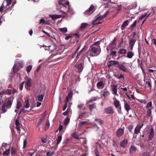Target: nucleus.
<instances>
[{"mask_svg": "<svg viewBox=\"0 0 156 156\" xmlns=\"http://www.w3.org/2000/svg\"><path fill=\"white\" fill-rule=\"evenodd\" d=\"M70 9L69 2H66L65 0H59L58 3L56 7L57 10L61 9H68L69 10Z\"/></svg>", "mask_w": 156, "mask_h": 156, "instance_id": "f257e3e1", "label": "nucleus"}, {"mask_svg": "<svg viewBox=\"0 0 156 156\" xmlns=\"http://www.w3.org/2000/svg\"><path fill=\"white\" fill-rule=\"evenodd\" d=\"M14 98L13 97H10L9 98L6 103H4L2 105V111L3 113L6 112V109L10 108L12 105Z\"/></svg>", "mask_w": 156, "mask_h": 156, "instance_id": "f03ea898", "label": "nucleus"}, {"mask_svg": "<svg viewBox=\"0 0 156 156\" xmlns=\"http://www.w3.org/2000/svg\"><path fill=\"white\" fill-rule=\"evenodd\" d=\"M92 52L93 53H94V55H93L91 53H90V55L91 56H94L99 55L101 52V50L99 51L98 48L93 46H91L90 49L87 51V53L89 54L90 52Z\"/></svg>", "mask_w": 156, "mask_h": 156, "instance_id": "7ed1b4c3", "label": "nucleus"}, {"mask_svg": "<svg viewBox=\"0 0 156 156\" xmlns=\"http://www.w3.org/2000/svg\"><path fill=\"white\" fill-rule=\"evenodd\" d=\"M84 62L80 63L77 62L75 66L77 69V71L78 73H80L83 69Z\"/></svg>", "mask_w": 156, "mask_h": 156, "instance_id": "20e7f679", "label": "nucleus"}, {"mask_svg": "<svg viewBox=\"0 0 156 156\" xmlns=\"http://www.w3.org/2000/svg\"><path fill=\"white\" fill-rule=\"evenodd\" d=\"M109 13V12L107 11L105 13L104 15L101 16V15H100V14H98L97 16V17L96 16H95L96 19L93 21L92 23H95L98 20H100L103 19V18H105L107 15Z\"/></svg>", "mask_w": 156, "mask_h": 156, "instance_id": "39448f33", "label": "nucleus"}, {"mask_svg": "<svg viewBox=\"0 0 156 156\" xmlns=\"http://www.w3.org/2000/svg\"><path fill=\"white\" fill-rule=\"evenodd\" d=\"M104 112L107 114H112L114 112V109L112 107L108 106L104 109Z\"/></svg>", "mask_w": 156, "mask_h": 156, "instance_id": "423d86ee", "label": "nucleus"}, {"mask_svg": "<svg viewBox=\"0 0 156 156\" xmlns=\"http://www.w3.org/2000/svg\"><path fill=\"white\" fill-rule=\"evenodd\" d=\"M136 41V40L135 39H131L129 40V48L131 51L133 50V46Z\"/></svg>", "mask_w": 156, "mask_h": 156, "instance_id": "0eeeda50", "label": "nucleus"}, {"mask_svg": "<svg viewBox=\"0 0 156 156\" xmlns=\"http://www.w3.org/2000/svg\"><path fill=\"white\" fill-rule=\"evenodd\" d=\"M124 133V130L123 129L120 128H119L117 131L116 135L118 137H120Z\"/></svg>", "mask_w": 156, "mask_h": 156, "instance_id": "6e6552de", "label": "nucleus"}, {"mask_svg": "<svg viewBox=\"0 0 156 156\" xmlns=\"http://www.w3.org/2000/svg\"><path fill=\"white\" fill-rule=\"evenodd\" d=\"M143 126V124H142L141 125H137L136 126L134 129V133L136 134H137L138 133H139L140 132L141 128Z\"/></svg>", "mask_w": 156, "mask_h": 156, "instance_id": "1a4fd4ad", "label": "nucleus"}, {"mask_svg": "<svg viewBox=\"0 0 156 156\" xmlns=\"http://www.w3.org/2000/svg\"><path fill=\"white\" fill-rule=\"evenodd\" d=\"M116 67L119 68L121 70L125 72H127L128 70L125 66L122 64H120L116 66Z\"/></svg>", "mask_w": 156, "mask_h": 156, "instance_id": "9d476101", "label": "nucleus"}, {"mask_svg": "<svg viewBox=\"0 0 156 156\" xmlns=\"http://www.w3.org/2000/svg\"><path fill=\"white\" fill-rule=\"evenodd\" d=\"M128 143L127 139H124L120 143V145L121 147L125 148Z\"/></svg>", "mask_w": 156, "mask_h": 156, "instance_id": "9b49d317", "label": "nucleus"}, {"mask_svg": "<svg viewBox=\"0 0 156 156\" xmlns=\"http://www.w3.org/2000/svg\"><path fill=\"white\" fill-rule=\"evenodd\" d=\"M62 16L61 15H50L49 17H51L52 20L53 21L57 19L60 18Z\"/></svg>", "mask_w": 156, "mask_h": 156, "instance_id": "f8f14e48", "label": "nucleus"}, {"mask_svg": "<svg viewBox=\"0 0 156 156\" xmlns=\"http://www.w3.org/2000/svg\"><path fill=\"white\" fill-rule=\"evenodd\" d=\"M97 86L98 89H102L104 87V84L102 81L98 82L97 84Z\"/></svg>", "mask_w": 156, "mask_h": 156, "instance_id": "ddd939ff", "label": "nucleus"}, {"mask_svg": "<svg viewBox=\"0 0 156 156\" xmlns=\"http://www.w3.org/2000/svg\"><path fill=\"white\" fill-rule=\"evenodd\" d=\"M154 130L153 128H151L150 130V133L148 137V140H151L154 136Z\"/></svg>", "mask_w": 156, "mask_h": 156, "instance_id": "4468645a", "label": "nucleus"}, {"mask_svg": "<svg viewBox=\"0 0 156 156\" xmlns=\"http://www.w3.org/2000/svg\"><path fill=\"white\" fill-rule=\"evenodd\" d=\"M124 108L125 110L128 112L131 109L130 105L128 104L127 102L125 100L124 101Z\"/></svg>", "mask_w": 156, "mask_h": 156, "instance_id": "2eb2a0df", "label": "nucleus"}, {"mask_svg": "<svg viewBox=\"0 0 156 156\" xmlns=\"http://www.w3.org/2000/svg\"><path fill=\"white\" fill-rule=\"evenodd\" d=\"M114 105L116 108H120L121 107V105L119 101L117 100L116 99L114 102Z\"/></svg>", "mask_w": 156, "mask_h": 156, "instance_id": "dca6fc26", "label": "nucleus"}, {"mask_svg": "<svg viewBox=\"0 0 156 156\" xmlns=\"http://www.w3.org/2000/svg\"><path fill=\"white\" fill-rule=\"evenodd\" d=\"M129 23V21L128 20L125 21L121 26V29L122 30H124L125 28L128 25Z\"/></svg>", "mask_w": 156, "mask_h": 156, "instance_id": "f3484780", "label": "nucleus"}, {"mask_svg": "<svg viewBox=\"0 0 156 156\" xmlns=\"http://www.w3.org/2000/svg\"><path fill=\"white\" fill-rule=\"evenodd\" d=\"M111 87L112 90L114 92V94L116 95L117 93V85L112 84L111 85Z\"/></svg>", "mask_w": 156, "mask_h": 156, "instance_id": "a211bd4d", "label": "nucleus"}, {"mask_svg": "<svg viewBox=\"0 0 156 156\" xmlns=\"http://www.w3.org/2000/svg\"><path fill=\"white\" fill-rule=\"evenodd\" d=\"M19 68V66H17L15 63L13 67V72L14 73H16L18 71Z\"/></svg>", "mask_w": 156, "mask_h": 156, "instance_id": "6ab92c4d", "label": "nucleus"}, {"mask_svg": "<svg viewBox=\"0 0 156 156\" xmlns=\"http://www.w3.org/2000/svg\"><path fill=\"white\" fill-rule=\"evenodd\" d=\"M36 104L35 103L34 104H33L32 106V107L30 109V110H31L32 111H34L35 110L34 109V108H35L36 107H39L41 105V103L40 102H37V105L35 106Z\"/></svg>", "mask_w": 156, "mask_h": 156, "instance_id": "aec40b11", "label": "nucleus"}, {"mask_svg": "<svg viewBox=\"0 0 156 156\" xmlns=\"http://www.w3.org/2000/svg\"><path fill=\"white\" fill-rule=\"evenodd\" d=\"M94 12L93 10H86L84 12V14L85 16H88Z\"/></svg>", "mask_w": 156, "mask_h": 156, "instance_id": "412c9836", "label": "nucleus"}, {"mask_svg": "<svg viewBox=\"0 0 156 156\" xmlns=\"http://www.w3.org/2000/svg\"><path fill=\"white\" fill-rule=\"evenodd\" d=\"M73 95V92L71 90L70 91L68 94V96L66 98V99L69 100L70 99L72 98Z\"/></svg>", "mask_w": 156, "mask_h": 156, "instance_id": "4be33fe9", "label": "nucleus"}, {"mask_svg": "<svg viewBox=\"0 0 156 156\" xmlns=\"http://www.w3.org/2000/svg\"><path fill=\"white\" fill-rule=\"evenodd\" d=\"M70 118L67 117L64 121V124L65 126H66L69 122Z\"/></svg>", "mask_w": 156, "mask_h": 156, "instance_id": "5701e85b", "label": "nucleus"}, {"mask_svg": "<svg viewBox=\"0 0 156 156\" xmlns=\"http://www.w3.org/2000/svg\"><path fill=\"white\" fill-rule=\"evenodd\" d=\"M126 52L127 50L126 49L122 48L119 49V51L118 52V53L120 54H125L126 53Z\"/></svg>", "mask_w": 156, "mask_h": 156, "instance_id": "b1692460", "label": "nucleus"}, {"mask_svg": "<svg viewBox=\"0 0 156 156\" xmlns=\"http://www.w3.org/2000/svg\"><path fill=\"white\" fill-rule=\"evenodd\" d=\"M96 108V106L95 103H94L92 105H89V109L91 112H92L93 110Z\"/></svg>", "mask_w": 156, "mask_h": 156, "instance_id": "393cba45", "label": "nucleus"}, {"mask_svg": "<svg viewBox=\"0 0 156 156\" xmlns=\"http://www.w3.org/2000/svg\"><path fill=\"white\" fill-rule=\"evenodd\" d=\"M110 62L112 64V66L114 65L115 66H116V65H119V62L117 61H110Z\"/></svg>", "mask_w": 156, "mask_h": 156, "instance_id": "a878e982", "label": "nucleus"}, {"mask_svg": "<svg viewBox=\"0 0 156 156\" xmlns=\"http://www.w3.org/2000/svg\"><path fill=\"white\" fill-rule=\"evenodd\" d=\"M44 92L43 94H41L40 95H39L37 99L38 101H41L44 98Z\"/></svg>", "mask_w": 156, "mask_h": 156, "instance_id": "bb28decb", "label": "nucleus"}, {"mask_svg": "<svg viewBox=\"0 0 156 156\" xmlns=\"http://www.w3.org/2000/svg\"><path fill=\"white\" fill-rule=\"evenodd\" d=\"M134 54L133 52L132 51H128L127 53V55L126 56V57L131 58L133 56Z\"/></svg>", "mask_w": 156, "mask_h": 156, "instance_id": "cd10ccee", "label": "nucleus"}, {"mask_svg": "<svg viewBox=\"0 0 156 156\" xmlns=\"http://www.w3.org/2000/svg\"><path fill=\"white\" fill-rule=\"evenodd\" d=\"M25 103L26 105H24L23 108H28L29 107V105L28 99H27L25 100Z\"/></svg>", "mask_w": 156, "mask_h": 156, "instance_id": "c85d7f7f", "label": "nucleus"}, {"mask_svg": "<svg viewBox=\"0 0 156 156\" xmlns=\"http://www.w3.org/2000/svg\"><path fill=\"white\" fill-rule=\"evenodd\" d=\"M22 103L20 101L18 100L17 102L16 108L18 109L22 106Z\"/></svg>", "mask_w": 156, "mask_h": 156, "instance_id": "c756f323", "label": "nucleus"}, {"mask_svg": "<svg viewBox=\"0 0 156 156\" xmlns=\"http://www.w3.org/2000/svg\"><path fill=\"white\" fill-rule=\"evenodd\" d=\"M62 139V137L61 136L59 135L58 136L57 138V143L56 144L57 145V146L59 144Z\"/></svg>", "mask_w": 156, "mask_h": 156, "instance_id": "7c9ffc66", "label": "nucleus"}, {"mask_svg": "<svg viewBox=\"0 0 156 156\" xmlns=\"http://www.w3.org/2000/svg\"><path fill=\"white\" fill-rule=\"evenodd\" d=\"M88 24L86 23H83L82 24L81 26L80 27V29H84L86 27L88 26Z\"/></svg>", "mask_w": 156, "mask_h": 156, "instance_id": "2f4dec72", "label": "nucleus"}, {"mask_svg": "<svg viewBox=\"0 0 156 156\" xmlns=\"http://www.w3.org/2000/svg\"><path fill=\"white\" fill-rule=\"evenodd\" d=\"M95 121H97V122L100 125H102L103 124L104 122L103 121L99 119H94Z\"/></svg>", "mask_w": 156, "mask_h": 156, "instance_id": "473e14b6", "label": "nucleus"}, {"mask_svg": "<svg viewBox=\"0 0 156 156\" xmlns=\"http://www.w3.org/2000/svg\"><path fill=\"white\" fill-rule=\"evenodd\" d=\"M44 119V118L43 116L40 119L38 120V122L37 123L38 126H40L41 125Z\"/></svg>", "mask_w": 156, "mask_h": 156, "instance_id": "72a5a7b5", "label": "nucleus"}, {"mask_svg": "<svg viewBox=\"0 0 156 156\" xmlns=\"http://www.w3.org/2000/svg\"><path fill=\"white\" fill-rule=\"evenodd\" d=\"M25 87L28 90H29V79H28L27 82L25 83Z\"/></svg>", "mask_w": 156, "mask_h": 156, "instance_id": "f704fd0d", "label": "nucleus"}, {"mask_svg": "<svg viewBox=\"0 0 156 156\" xmlns=\"http://www.w3.org/2000/svg\"><path fill=\"white\" fill-rule=\"evenodd\" d=\"M59 30L61 32L63 33H65L67 31V28L66 27H64L63 28H60L59 29Z\"/></svg>", "mask_w": 156, "mask_h": 156, "instance_id": "c9c22d12", "label": "nucleus"}, {"mask_svg": "<svg viewBox=\"0 0 156 156\" xmlns=\"http://www.w3.org/2000/svg\"><path fill=\"white\" fill-rule=\"evenodd\" d=\"M49 125L50 124L49 120H47L46 122V124L45 126V131H46V130L49 128Z\"/></svg>", "mask_w": 156, "mask_h": 156, "instance_id": "e433bc0d", "label": "nucleus"}, {"mask_svg": "<svg viewBox=\"0 0 156 156\" xmlns=\"http://www.w3.org/2000/svg\"><path fill=\"white\" fill-rule=\"evenodd\" d=\"M151 109H148L147 112V116L148 117H149L151 115Z\"/></svg>", "mask_w": 156, "mask_h": 156, "instance_id": "4c0bfd02", "label": "nucleus"}, {"mask_svg": "<svg viewBox=\"0 0 156 156\" xmlns=\"http://www.w3.org/2000/svg\"><path fill=\"white\" fill-rule=\"evenodd\" d=\"M72 136L75 139H79V136L78 135L75 133H73L72 134Z\"/></svg>", "mask_w": 156, "mask_h": 156, "instance_id": "58836bf2", "label": "nucleus"}, {"mask_svg": "<svg viewBox=\"0 0 156 156\" xmlns=\"http://www.w3.org/2000/svg\"><path fill=\"white\" fill-rule=\"evenodd\" d=\"M146 84L147 85V87H148L150 89L151 88L152 85L150 81H146Z\"/></svg>", "mask_w": 156, "mask_h": 156, "instance_id": "ea45409f", "label": "nucleus"}, {"mask_svg": "<svg viewBox=\"0 0 156 156\" xmlns=\"http://www.w3.org/2000/svg\"><path fill=\"white\" fill-rule=\"evenodd\" d=\"M20 125H18L17 126H16V129L18 133H19V134H20Z\"/></svg>", "mask_w": 156, "mask_h": 156, "instance_id": "a19ab883", "label": "nucleus"}, {"mask_svg": "<svg viewBox=\"0 0 156 156\" xmlns=\"http://www.w3.org/2000/svg\"><path fill=\"white\" fill-rule=\"evenodd\" d=\"M109 94V92L108 91H105L104 92V93H103V95L105 97Z\"/></svg>", "mask_w": 156, "mask_h": 156, "instance_id": "79ce46f5", "label": "nucleus"}, {"mask_svg": "<svg viewBox=\"0 0 156 156\" xmlns=\"http://www.w3.org/2000/svg\"><path fill=\"white\" fill-rule=\"evenodd\" d=\"M116 52L117 51H112L110 55L112 56H117V55H116Z\"/></svg>", "mask_w": 156, "mask_h": 156, "instance_id": "37998d69", "label": "nucleus"}, {"mask_svg": "<svg viewBox=\"0 0 156 156\" xmlns=\"http://www.w3.org/2000/svg\"><path fill=\"white\" fill-rule=\"evenodd\" d=\"M136 150V147L133 145H132L131 146L130 150L132 151H135Z\"/></svg>", "mask_w": 156, "mask_h": 156, "instance_id": "c03bdc74", "label": "nucleus"}, {"mask_svg": "<svg viewBox=\"0 0 156 156\" xmlns=\"http://www.w3.org/2000/svg\"><path fill=\"white\" fill-rule=\"evenodd\" d=\"M143 155L144 156H151L150 153L147 151L144 152Z\"/></svg>", "mask_w": 156, "mask_h": 156, "instance_id": "a18cd8bd", "label": "nucleus"}, {"mask_svg": "<svg viewBox=\"0 0 156 156\" xmlns=\"http://www.w3.org/2000/svg\"><path fill=\"white\" fill-rule=\"evenodd\" d=\"M97 99V98L96 97L92 98L89 100L88 102L90 103L93 101H94L96 100Z\"/></svg>", "mask_w": 156, "mask_h": 156, "instance_id": "49530a36", "label": "nucleus"}, {"mask_svg": "<svg viewBox=\"0 0 156 156\" xmlns=\"http://www.w3.org/2000/svg\"><path fill=\"white\" fill-rule=\"evenodd\" d=\"M24 83V82H23L20 84L19 85V87L20 90H22L23 88V84Z\"/></svg>", "mask_w": 156, "mask_h": 156, "instance_id": "de8ad7c7", "label": "nucleus"}, {"mask_svg": "<svg viewBox=\"0 0 156 156\" xmlns=\"http://www.w3.org/2000/svg\"><path fill=\"white\" fill-rule=\"evenodd\" d=\"M133 125H131L128 127V129L130 132H132V130L133 129Z\"/></svg>", "mask_w": 156, "mask_h": 156, "instance_id": "09e8293b", "label": "nucleus"}, {"mask_svg": "<svg viewBox=\"0 0 156 156\" xmlns=\"http://www.w3.org/2000/svg\"><path fill=\"white\" fill-rule=\"evenodd\" d=\"M115 76L118 79L122 78L124 79V76L122 74H120L119 76Z\"/></svg>", "mask_w": 156, "mask_h": 156, "instance_id": "8fccbe9b", "label": "nucleus"}, {"mask_svg": "<svg viewBox=\"0 0 156 156\" xmlns=\"http://www.w3.org/2000/svg\"><path fill=\"white\" fill-rule=\"evenodd\" d=\"M150 107L151 108L152 107V102H150L147 103V105L146 108H149V107Z\"/></svg>", "mask_w": 156, "mask_h": 156, "instance_id": "3c124183", "label": "nucleus"}, {"mask_svg": "<svg viewBox=\"0 0 156 156\" xmlns=\"http://www.w3.org/2000/svg\"><path fill=\"white\" fill-rule=\"evenodd\" d=\"M45 20L43 18H42L40 19V22L39 23V24H41V23L44 24V23L45 22Z\"/></svg>", "mask_w": 156, "mask_h": 156, "instance_id": "603ef678", "label": "nucleus"}, {"mask_svg": "<svg viewBox=\"0 0 156 156\" xmlns=\"http://www.w3.org/2000/svg\"><path fill=\"white\" fill-rule=\"evenodd\" d=\"M6 92L7 94L9 95H10L12 93V90L9 89H7L6 90Z\"/></svg>", "mask_w": 156, "mask_h": 156, "instance_id": "864d4df0", "label": "nucleus"}, {"mask_svg": "<svg viewBox=\"0 0 156 156\" xmlns=\"http://www.w3.org/2000/svg\"><path fill=\"white\" fill-rule=\"evenodd\" d=\"M10 152V149H9L8 150H6L3 153V154L8 155L9 154Z\"/></svg>", "mask_w": 156, "mask_h": 156, "instance_id": "5fc2aeb1", "label": "nucleus"}, {"mask_svg": "<svg viewBox=\"0 0 156 156\" xmlns=\"http://www.w3.org/2000/svg\"><path fill=\"white\" fill-rule=\"evenodd\" d=\"M63 129V127L62 126L61 124H59V126L58 128V129L56 131V132H58V130L59 132L61 131L62 129Z\"/></svg>", "mask_w": 156, "mask_h": 156, "instance_id": "6e6d98bb", "label": "nucleus"}, {"mask_svg": "<svg viewBox=\"0 0 156 156\" xmlns=\"http://www.w3.org/2000/svg\"><path fill=\"white\" fill-rule=\"evenodd\" d=\"M54 154V152H52L51 153H50V152H48L46 153V154L48 155V156H51Z\"/></svg>", "mask_w": 156, "mask_h": 156, "instance_id": "4d7b16f0", "label": "nucleus"}, {"mask_svg": "<svg viewBox=\"0 0 156 156\" xmlns=\"http://www.w3.org/2000/svg\"><path fill=\"white\" fill-rule=\"evenodd\" d=\"M94 153L96 156L99 155L98 150L97 148H96L94 150Z\"/></svg>", "mask_w": 156, "mask_h": 156, "instance_id": "13d9d810", "label": "nucleus"}, {"mask_svg": "<svg viewBox=\"0 0 156 156\" xmlns=\"http://www.w3.org/2000/svg\"><path fill=\"white\" fill-rule=\"evenodd\" d=\"M85 114V112H83L80 114L79 116V118L80 119H82V118L83 117L84 115Z\"/></svg>", "mask_w": 156, "mask_h": 156, "instance_id": "bf43d9fd", "label": "nucleus"}, {"mask_svg": "<svg viewBox=\"0 0 156 156\" xmlns=\"http://www.w3.org/2000/svg\"><path fill=\"white\" fill-rule=\"evenodd\" d=\"M15 124L16 126H17L18 125H20L21 124L19 122V120L18 119H16L15 121Z\"/></svg>", "mask_w": 156, "mask_h": 156, "instance_id": "052dcab7", "label": "nucleus"}, {"mask_svg": "<svg viewBox=\"0 0 156 156\" xmlns=\"http://www.w3.org/2000/svg\"><path fill=\"white\" fill-rule=\"evenodd\" d=\"M27 141L26 140H24L23 141V148H24L27 146Z\"/></svg>", "mask_w": 156, "mask_h": 156, "instance_id": "680f3d73", "label": "nucleus"}, {"mask_svg": "<svg viewBox=\"0 0 156 156\" xmlns=\"http://www.w3.org/2000/svg\"><path fill=\"white\" fill-rule=\"evenodd\" d=\"M136 21L135 20L133 22V23L131 25V27H135L136 25Z\"/></svg>", "mask_w": 156, "mask_h": 156, "instance_id": "e2e57ef3", "label": "nucleus"}, {"mask_svg": "<svg viewBox=\"0 0 156 156\" xmlns=\"http://www.w3.org/2000/svg\"><path fill=\"white\" fill-rule=\"evenodd\" d=\"M100 44V42L99 41H97V42H96L93 44L91 46H93V45H98Z\"/></svg>", "mask_w": 156, "mask_h": 156, "instance_id": "0e129e2a", "label": "nucleus"}, {"mask_svg": "<svg viewBox=\"0 0 156 156\" xmlns=\"http://www.w3.org/2000/svg\"><path fill=\"white\" fill-rule=\"evenodd\" d=\"M147 15V13H145L144 14L142 15L140 17V19H142L143 18H144Z\"/></svg>", "mask_w": 156, "mask_h": 156, "instance_id": "69168bd1", "label": "nucleus"}, {"mask_svg": "<svg viewBox=\"0 0 156 156\" xmlns=\"http://www.w3.org/2000/svg\"><path fill=\"white\" fill-rule=\"evenodd\" d=\"M82 52L80 51L76 55V58H79L80 57V56L81 55V53Z\"/></svg>", "mask_w": 156, "mask_h": 156, "instance_id": "338daca9", "label": "nucleus"}, {"mask_svg": "<svg viewBox=\"0 0 156 156\" xmlns=\"http://www.w3.org/2000/svg\"><path fill=\"white\" fill-rule=\"evenodd\" d=\"M7 3V4L9 5H10L11 2V0H5Z\"/></svg>", "mask_w": 156, "mask_h": 156, "instance_id": "774afa93", "label": "nucleus"}]
</instances>
